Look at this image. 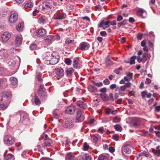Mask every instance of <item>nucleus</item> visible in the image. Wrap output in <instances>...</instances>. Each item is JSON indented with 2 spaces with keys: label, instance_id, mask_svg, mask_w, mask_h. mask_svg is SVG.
Returning <instances> with one entry per match:
<instances>
[{
  "label": "nucleus",
  "instance_id": "obj_57",
  "mask_svg": "<svg viewBox=\"0 0 160 160\" xmlns=\"http://www.w3.org/2000/svg\"><path fill=\"white\" fill-rule=\"evenodd\" d=\"M147 92L146 91H144L142 92L141 93V95L143 98L145 97V96L147 95Z\"/></svg>",
  "mask_w": 160,
  "mask_h": 160
},
{
  "label": "nucleus",
  "instance_id": "obj_31",
  "mask_svg": "<svg viewBox=\"0 0 160 160\" xmlns=\"http://www.w3.org/2000/svg\"><path fill=\"white\" fill-rule=\"evenodd\" d=\"M0 56H1L2 58H6L8 56L7 51L5 50H1L0 51Z\"/></svg>",
  "mask_w": 160,
  "mask_h": 160
},
{
  "label": "nucleus",
  "instance_id": "obj_60",
  "mask_svg": "<svg viewBox=\"0 0 160 160\" xmlns=\"http://www.w3.org/2000/svg\"><path fill=\"white\" fill-rule=\"evenodd\" d=\"M94 84L95 85L98 86V87H101L102 85V82H100L98 83H97V82H94Z\"/></svg>",
  "mask_w": 160,
  "mask_h": 160
},
{
  "label": "nucleus",
  "instance_id": "obj_54",
  "mask_svg": "<svg viewBox=\"0 0 160 160\" xmlns=\"http://www.w3.org/2000/svg\"><path fill=\"white\" fill-rule=\"evenodd\" d=\"M110 82V81L108 79H106L103 81L104 84L106 85H108Z\"/></svg>",
  "mask_w": 160,
  "mask_h": 160
},
{
  "label": "nucleus",
  "instance_id": "obj_7",
  "mask_svg": "<svg viewBox=\"0 0 160 160\" xmlns=\"http://www.w3.org/2000/svg\"><path fill=\"white\" fill-rule=\"evenodd\" d=\"M148 57V54L146 53H144L143 54L142 57L140 56H137V61L139 63L142 62L143 63H144L147 60Z\"/></svg>",
  "mask_w": 160,
  "mask_h": 160
},
{
  "label": "nucleus",
  "instance_id": "obj_9",
  "mask_svg": "<svg viewBox=\"0 0 160 160\" xmlns=\"http://www.w3.org/2000/svg\"><path fill=\"white\" fill-rule=\"evenodd\" d=\"M22 37L21 35L16 36L15 42L17 46L18 47L21 44L22 42Z\"/></svg>",
  "mask_w": 160,
  "mask_h": 160
},
{
  "label": "nucleus",
  "instance_id": "obj_59",
  "mask_svg": "<svg viewBox=\"0 0 160 160\" xmlns=\"http://www.w3.org/2000/svg\"><path fill=\"white\" fill-rule=\"evenodd\" d=\"M100 35L102 36L105 37L107 35V33L106 31H101L100 32Z\"/></svg>",
  "mask_w": 160,
  "mask_h": 160
},
{
  "label": "nucleus",
  "instance_id": "obj_25",
  "mask_svg": "<svg viewBox=\"0 0 160 160\" xmlns=\"http://www.w3.org/2000/svg\"><path fill=\"white\" fill-rule=\"evenodd\" d=\"M66 160H75L74 156L71 153H68L65 157Z\"/></svg>",
  "mask_w": 160,
  "mask_h": 160
},
{
  "label": "nucleus",
  "instance_id": "obj_10",
  "mask_svg": "<svg viewBox=\"0 0 160 160\" xmlns=\"http://www.w3.org/2000/svg\"><path fill=\"white\" fill-rule=\"evenodd\" d=\"M79 46L81 50L82 51H84L88 50L89 47L90 45L87 42H83L80 44Z\"/></svg>",
  "mask_w": 160,
  "mask_h": 160
},
{
  "label": "nucleus",
  "instance_id": "obj_18",
  "mask_svg": "<svg viewBox=\"0 0 160 160\" xmlns=\"http://www.w3.org/2000/svg\"><path fill=\"white\" fill-rule=\"evenodd\" d=\"M21 119L20 121L22 122L25 120L28 119V115L24 112H22L20 114Z\"/></svg>",
  "mask_w": 160,
  "mask_h": 160
},
{
  "label": "nucleus",
  "instance_id": "obj_50",
  "mask_svg": "<svg viewBox=\"0 0 160 160\" xmlns=\"http://www.w3.org/2000/svg\"><path fill=\"white\" fill-rule=\"evenodd\" d=\"M119 137L118 135L116 134H114L112 136L113 139L116 141H118Z\"/></svg>",
  "mask_w": 160,
  "mask_h": 160
},
{
  "label": "nucleus",
  "instance_id": "obj_42",
  "mask_svg": "<svg viewBox=\"0 0 160 160\" xmlns=\"http://www.w3.org/2000/svg\"><path fill=\"white\" fill-rule=\"evenodd\" d=\"M88 90L90 92H93L95 90V88L94 86L89 85L88 86Z\"/></svg>",
  "mask_w": 160,
  "mask_h": 160
},
{
  "label": "nucleus",
  "instance_id": "obj_33",
  "mask_svg": "<svg viewBox=\"0 0 160 160\" xmlns=\"http://www.w3.org/2000/svg\"><path fill=\"white\" fill-rule=\"evenodd\" d=\"M33 6V3L30 1H28L25 4L24 7L25 8H29Z\"/></svg>",
  "mask_w": 160,
  "mask_h": 160
},
{
  "label": "nucleus",
  "instance_id": "obj_26",
  "mask_svg": "<svg viewBox=\"0 0 160 160\" xmlns=\"http://www.w3.org/2000/svg\"><path fill=\"white\" fill-rule=\"evenodd\" d=\"M32 102H34L36 105H39L41 104V101L39 98L36 95L35 96L34 99L32 100Z\"/></svg>",
  "mask_w": 160,
  "mask_h": 160
},
{
  "label": "nucleus",
  "instance_id": "obj_2",
  "mask_svg": "<svg viewBox=\"0 0 160 160\" xmlns=\"http://www.w3.org/2000/svg\"><path fill=\"white\" fill-rule=\"evenodd\" d=\"M2 96L0 98L1 101L6 102L7 103L9 102L12 96L11 93L10 91H4L2 93Z\"/></svg>",
  "mask_w": 160,
  "mask_h": 160
},
{
  "label": "nucleus",
  "instance_id": "obj_40",
  "mask_svg": "<svg viewBox=\"0 0 160 160\" xmlns=\"http://www.w3.org/2000/svg\"><path fill=\"white\" fill-rule=\"evenodd\" d=\"M140 123L139 121L137 119H136L132 122L133 126L135 127L138 126L140 125Z\"/></svg>",
  "mask_w": 160,
  "mask_h": 160
},
{
  "label": "nucleus",
  "instance_id": "obj_29",
  "mask_svg": "<svg viewBox=\"0 0 160 160\" xmlns=\"http://www.w3.org/2000/svg\"><path fill=\"white\" fill-rule=\"evenodd\" d=\"M79 59L78 58H75L74 59L73 66L75 68H78V65Z\"/></svg>",
  "mask_w": 160,
  "mask_h": 160
},
{
  "label": "nucleus",
  "instance_id": "obj_13",
  "mask_svg": "<svg viewBox=\"0 0 160 160\" xmlns=\"http://www.w3.org/2000/svg\"><path fill=\"white\" fill-rule=\"evenodd\" d=\"M84 116L82 111L79 110L77 112L76 119L79 121L81 122L84 119Z\"/></svg>",
  "mask_w": 160,
  "mask_h": 160
},
{
  "label": "nucleus",
  "instance_id": "obj_5",
  "mask_svg": "<svg viewBox=\"0 0 160 160\" xmlns=\"http://www.w3.org/2000/svg\"><path fill=\"white\" fill-rule=\"evenodd\" d=\"M54 71L58 79H59V78H62L63 77L64 72L62 68H55Z\"/></svg>",
  "mask_w": 160,
  "mask_h": 160
},
{
  "label": "nucleus",
  "instance_id": "obj_1",
  "mask_svg": "<svg viewBox=\"0 0 160 160\" xmlns=\"http://www.w3.org/2000/svg\"><path fill=\"white\" fill-rule=\"evenodd\" d=\"M43 59L46 61L45 63L47 64L54 65L57 63L59 61V58L58 56L54 57L49 52H46L43 55Z\"/></svg>",
  "mask_w": 160,
  "mask_h": 160
},
{
  "label": "nucleus",
  "instance_id": "obj_17",
  "mask_svg": "<svg viewBox=\"0 0 160 160\" xmlns=\"http://www.w3.org/2000/svg\"><path fill=\"white\" fill-rule=\"evenodd\" d=\"M77 106L83 109H85L87 108V105L86 103L82 101H79L77 102Z\"/></svg>",
  "mask_w": 160,
  "mask_h": 160
},
{
  "label": "nucleus",
  "instance_id": "obj_23",
  "mask_svg": "<svg viewBox=\"0 0 160 160\" xmlns=\"http://www.w3.org/2000/svg\"><path fill=\"white\" fill-rule=\"evenodd\" d=\"M11 84L14 86H16L18 83V79L16 78L11 77L10 78Z\"/></svg>",
  "mask_w": 160,
  "mask_h": 160
},
{
  "label": "nucleus",
  "instance_id": "obj_61",
  "mask_svg": "<svg viewBox=\"0 0 160 160\" xmlns=\"http://www.w3.org/2000/svg\"><path fill=\"white\" fill-rule=\"evenodd\" d=\"M123 19L122 17L120 15H118L117 17V21L119 22L121 21Z\"/></svg>",
  "mask_w": 160,
  "mask_h": 160
},
{
  "label": "nucleus",
  "instance_id": "obj_3",
  "mask_svg": "<svg viewBox=\"0 0 160 160\" xmlns=\"http://www.w3.org/2000/svg\"><path fill=\"white\" fill-rule=\"evenodd\" d=\"M3 141L6 144L9 145L14 142L15 140L11 136L7 135L4 137Z\"/></svg>",
  "mask_w": 160,
  "mask_h": 160
},
{
  "label": "nucleus",
  "instance_id": "obj_32",
  "mask_svg": "<svg viewBox=\"0 0 160 160\" xmlns=\"http://www.w3.org/2000/svg\"><path fill=\"white\" fill-rule=\"evenodd\" d=\"M108 156L107 155L101 154L98 158V160H108Z\"/></svg>",
  "mask_w": 160,
  "mask_h": 160
},
{
  "label": "nucleus",
  "instance_id": "obj_52",
  "mask_svg": "<svg viewBox=\"0 0 160 160\" xmlns=\"http://www.w3.org/2000/svg\"><path fill=\"white\" fill-rule=\"evenodd\" d=\"M122 70V69L121 68H119L117 69H115L114 71V72L115 73L117 74H119V72L120 71H121Z\"/></svg>",
  "mask_w": 160,
  "mask_h": 160
},
{
  "label": "nucleus",
  "instance_id": "obj_39",
  "mask_svg": "<svg viewBox=\"0 0 160 160\" xmlns=\"http://www.w3.org/2000/svg\"><path fill=\"white\" fill-rule=\"evenodd\" d=\"M16 64V61L15 60H11L9 62V65L12 67H14Z\"/></svg>",
  "mask_w": 160,
  "mask_h": 160
},
{
  "label": "nucleus",
  "instance_id": "obj_8",
  "mask_svg": "<svg viewBox=\"0 0 160 160\" xmlns=\"http://www.w3.org/2000/svg\"><path fill=\"white\" fill-rule=\"evenodd\" d=\"M75 108L74 106L71 105L67 107L65 110V112L68 114H72L75 112Z\"/></svg>",
  "mask_w": 160,
  "mask_h": 160
},
{
  "label": "nucleus",
  "instance_id": "obj_12",
  "mask_svg": "<svg viewBox=\"0 0 160 160\" xmlns=\"http://www.w3.org/2000/svg\"><path fill=\"white\" fill-rule=\"evenodd\" d=\"M137 14L139 16L143 18L146 17V12L142 8H139L138 9Z\"/></svg>",
  "mask_w": 160,
  "mask_h": 160
},
{
  "label": "nucleus",
  "instance_id": "obj_56",
  "mask_svg": "<svg viewBox=\"0 0 160 160\" xmlns=\"http://www.w3.org/2000/svg\"><path fill=\"white\" fill-rule=\"evenodd\" d=\"M92 139L94 142H97L98 140V138L95 135H92Z\"/></svg>",
  "mask_w": 160,
  "mask_h": 160
},
{
  "label": "nucleus",
  "instance_id": "obj_24",
  "mask_svg": "<svg viewBox=\"0 0 160 160\" xmlns=\"http://www.w3.org/2000/svg\"><path fill=\"white\" fill-rule=\"evenodd\" d=\"M110 21H108L105 22L104 20L102 21L99 24L100 27H102L103 25H105L106 28H108L110 26Z\"/></svg>",
  "mask_w": 160,
  "mask_h": 160
},
{
  "label": "nucleus",
  "instance_id": "obj_48",
  "mask_svg": "<svg viewBox=\"0 0 160 160\" xmlns=\"http://www.w3.org/2000/svg\"><path fill=\"white\" fill-rule=\"evenodd\" d=\"M89 148V146L87 143L85 142L83 144V150L84 151H87Z\"/></svg>",
  "mask_w": 160,
  "mask_h": 160
},
{
  "label": "nucleus",
  "instance_id": "obj_20",
  "mask_svg": "<svg viewBox=\"0 0 160 160\" xmlns=\"http://www.w3.org/2000/svg\"><path fill=\"white\" fill-rule=\"evenodd\" d=\"M152 152L154 155L159 156L160 155V146L157 147L155 149H153L152 150Z\"/></svg>",
  "mask_w": 160,
  "mask_h": 160
},
{
  "label": "nucleus",
  "instance_id": "obj_34",
  "mask_svg": "<svg viewBox=\"0 0 160 160\" xmlns=\"http://www.w3.org/2000/svg\"><path fill=\"white\" fill-rule=\"evenodd\" d=\"M72 125V122L70 120H68L65 122L64 126L66 128H70Z\"/></svg>",
  "mask_w": 160,
  "mask_h": 160
},
{
  "label": "nucleus",
  "instance_id": "obj_64",
  "mask_svg": "<svg viewBox=\"0 0 160 160\" xmlns=\"http://www.w3.org/2000/svg\"><path fill=\"white\" fill-rule=\"evenodd\" d=\"M109 96L110 97V100L113 102L114 101V99L113 98L112 93H110L109 94Z\"/></svg>",
  "mask_w": 160,
  "mask_h": 160
},
{
  "label": "nucleus",
  "instance_id": "obj_44",
  "mask_svg": "<svg viewBox=\"0 0 160 160\" xmlns=\"http://www.w3.org/2000/svg\"><path fill=\"white\" fill-rule=\"evenodd\" d=\"M138 156L139 157L141 156H143L146 157H147L149 156V155L147 152H145L139 154H138Z\"/></svg>",
  "mask_w": 160,
  "mask_h": 160
},
{
  "label": "nucleus",
  "instance_id": "obj_55",
  "mask_svg": "<svg viewBox=\"0 0 160 160\" xmlns=\"http://www.w3.org/2000/svg\"><path fill=\"white\" fill-rule=\"evenodd\" d=\"M127 76L129 77L131 79H132L133 74L130 72H128L126 73Z\"/></svg>",
  "mask_w": 160,
  "mask_h": 160
},
{
  "label": "nucleus",
  "instance_id": "obj_46",
  "mask_svg": "<svg viewBox=\"0 0 160 160\" xmlns=\"http://www.w3.org/2000/svg\"><path fill=\"white\" fill-rule=\"evenodd\" d=\"M120 120L121 119L120 118L118 117H116L114 118L113 120V122H115L116 123H118L120 121Z\"/></svg>",
  "mask_w": 160,
  "mask_h": 160
},
{
  "label": "nucleus",
  "instance_id": "obj_37",
  "mask_svg": "<svg viewBox=\"0 0 160 160\" xmlns=\"http://www.w3.org/2000/svg\"><path fill=\"white\" fill-rule=\"evenodd\" d=\"M113 63V62L110 60L109 58H107L106 60V65L107 66H110Z\"/></svg>",
  "mask_w": 160,
  "mask_h": 160
},
{
  "label": "nucleus",
  "instance_id": "obj_28",
  "mask_svg": "<svg viewBox=\"0 0 160 160\" xmlns=\"http://www.w3.org/2000/svg\"><path fill=\"white\" fill-rule=\"evenodd\" d=\"M137 57L136 56H132L131 58V60L130 62H126L125 61V62L127 63H129L130 64H133L135 63V60L137 59Z\"/></svg>",
  "mask_w": 160,
  "mask_h": 160
},
{
  "label": "nucleus",
  "instance_id": "obj_19",
  "mask_svg": "<svg viewBox=\"0 0 160 160\" xmlns=\"http://www.w3.org/2000/svg\"><path fill=\"white\" fill-rule=\"evenodd\" d=\"M47 18L45 16L40 17L38 20V22L42 24H44L46 23Z\"/></svg>",
  "mask_w": 160,
  "mask_h": 160
},
{
  "label": "nucleus",
  "instance_id": "obj_30",
  "mask_svg": "<svg viewBox=\"0 0 160 160\" xmlns=\"http://www.w3.org/2000/svg\"><path fill=\"white\" fill-rule=\"evenodd\" d=\"M4 160H9V159L13 160L14 157L12 154L9 153L4 156Z\"/></svg>",
  "mask_w": 160,
  "mask_h": 160
},
{
  "label": "nucleus",
  "instance_id": "obj_14",
  "mask_svg": "<svg viewBox=\"0 0 160 160\" xmlns=\"http://www.w3.org/2000/svg\"><path fill=\"white\" fill-rule=\"evenodd\" d=\"M46 34V31L45 29L42 28L38 30L37 32V36L38 37H42L45 36Z\"/></svg>",
  "mask_w": 160,
  "mask_h": 160
},
{
  "label": "nucleus",
  "instance_id": "obj_38",
  "mask_svg": "<svg viewBox=\"0 0 160 160\" xmlns=\"http://www.w3.org/2000/svg\"><path fill=\"white\" fill-rule=\"evenodd\" d=\"M2 102L0 100V109L3 110L4 109L7 108V106L4 104V103L6 102Z\"/></svg>",
  "mask_w": 160,
  "mask_h": 160
},
{
  "label": "nucleus",
  "instance_id": "obj_6",
  "mask_svg": "<svg viewBox=\"0 0 160 160\" xmlns=\"http://www.w3.org/2000/svg\"><path fill=\"white\" fill-rule=\"evenodd\" d=\"M11 36V33L8 32H4L1 36L2 41L3 42H6L10 39Z\"/></svg>",
  "mask_w": 160,
  "mask_h": 160
},
{
  "label": "nucleus",
  "instance_id": "obj_47",
  "mask_svg": "<svg viewBox=\"0 0 160 160\" xmlns=\"http://www.w3.org/2000/svg\"><path fill=\"white\" fill-rule=\"evenodd\" d=\"M37 45L36 44H32L30 46V49L31 50H33L37 48Z\"/></svg>",
  "mask_w": 160,
  "mask_h": 160
},
{
  "label": "nucleus",
  "instance_id": "obj_15",
  "mask_svg": "<svg viewBox=\"0 0 160 160\" xmlns=\"http://www.w3.org/2000/svg\"><path fill=\"white\" fill-rule=\"evenodd\" d=\"M44 40L48 44H51L54 41L53 36L48 35L45 37Z\"/></svg>",
  "mask_w": 160,
  "mask_h": 160
},
{
  "label": "nucleus",
  "instance_id": "obj_53",
  "mask_svg": "<svg viewBox=\"0 0 160 160\" xmlns=\"http://www.w3.org/2000/svg\"><path fill=\"white\" fill-rule=\"evenodd\" d=\"M16 146L17 147V149L20 150L22 148V146H21V143L20 142L17 143L16 144Z\"/></svg>",
  "mask_w": 160,
  "mask_h": 160
},
{
  "label": "nucleus",
  "instance_id": "obj_45",
  "mask_svg": "<svg viewBox=\"0 0 160 160\" xmlns=\"http://www.w3.org/2000/svg\"><path fill=\"white\" fill-rule=\"evenodd\" d=\"M71 62V60L69 58H67L65 59V62L68 65H70Z\"/></svg>",
  "mask_w": 160,
  "mask_h": 160
},
{
  "label": "nucleus",
  "instance_id": "obj_51",
  "mask_svg": "<svg viewBox=\"0 0 160 160\" xmlns=\"http://www.w3.org/2000/svg\"><path fill=\"white\" fill-rule=\"evenodd\" d=\"M73 40H70L69 38H67L65 41V42L66 44L71 43L73 42Z\"/></svg>",
  "mask_w": 160,
  "mask_h": 160
},
{
  "label": "nucleus",
  "instance_id": "obj_62",
  "mask_svg": "<svg viewBox=\"0 0 160 160\" xmlns=\"http://www.w3.org/2000/svg\"><path fill=\"white\" fill-rule=\"evenodd\" d=\"M109 151L111 152H113L115 151V149L112 147H110L109 148Z\"/></svg>",
  "mask_w": 160,
  "mask_h": 160
},
{
  "label": "nucleus",
  "instance_id": "obj_16",
  "mask_svg": "<svg viewBox=\"0 0 160 160\" xmlns=\"http://www.w3.org/2000/svg\"><path fill=\"white\" fill-rule=\"evenodd\" d=\"M42 8L43 9H49L52 7V4L49 2H45L42 4Z\"/></svg>",
  "mask_w": 160,
  "mask_h": 160
},
{
  "label": "nucleus",
  "instance_id": "obj_58",
  "mask_svg": "<svg viewBox=\"0 0 160 160\" xmlns=\"http://www.w3.org/2000/svg\"><path fill=\"white\" fill-rule=\"evenodd\" d=\"M51 146V144L49 142H46L45 143L44 145L43 146L44 148H47Z\"/></svg>",
  "mask_w": 160,
  "mask_h": 160
},
{
  "label": "nucleus",
  "instance_id": "obj_35",
  "mask_svg": "<svg viewBox=\"0 0 160 160\" xmlns=\"http://www.w3.org/2000/svg\"><path fill=\"white\" fill-rule=\"evenodd\" d=\"M74 69L72 68H69L67 69L66 71V73L68 76H70L74 72Z\"/></svg>",
  "mask_w": 160,
  "mask_h": 160
},
{
  "label": "nucleus",
  "instance_id": "obj_41",
  "mask_svg": "<svg viewBox=\"0 0 160 160\" xmlns=\"http://www.w3.org/2000/svg\"><path fill=\"white\" fill-rule=\"evenodd\" d=\"M114 128L116 130L121 131L122 130V127L119 125H116L114 126Z\"/></svg>",
  "mask_w": 160,
  "mask_h": 160
},
{
  "label": "nucleus",
  "instance_id": "obj_49",
  "mask_svg": "<svg viewBox=\"0 0 160 160\" xmlns=\"http://www.w3.org/2000/svg\"><path fill=\"white\" fill-rule=\"evenodd\" d=\"M105 112L106 114L108 115L111 113V110L110 108H108L105 109Z\"/></svg>",
  "mask_w": 160,
  "mask_h": 160
},
{
  "label": "nucleus",
  "instance_id": "obj_36",
  "mask_svg": "<svg viewBox=\"0 0 160 160\" xmlns=\"http://www.w3.org/2000/svg\"><path fill=\"white\" fill-rule=\"evenodd\" d=\"M101 98L102 99L105 101L107 102L108 101L109 98L107 95L105 94H101Z\"/></svg>",
  "mask_w": 160,
  "mask_h": 160
},
{
  "label": "nucleus",
  "instance_id": "obj_27",
  "mask_svg": "<svg viewBox=\"0 0 160 160\" xmlns=\"http://www.w3.org/2000/svg\"><path fill=\"white\" fill-rule=\"evenodd\" d=\"M66 17V14L65 13H61L56 17V19H64Z\"/></svg>",
  "mask_w": 160,
  "mask_h": 160
},
{
  "label": "nucleus",
  "instance_id": "obj_43",
  "mask_svg": "<svg viewBox=\"0 0 160 160\" xmlns=\"http://www.w3.org/2000/svg\"><path fill=\"white\" fill-rule=\"evenodd\" d=\"M42 74L41 73H38L37 75L36 78L39 81H42V79L41 78Z\"/></svg>",
  "mask_w": 160,
  "mask_h": 160
},
{
  "label": "nucleus",
  "instance_id": "obj_63",
  "mask_svg": "<svg viewBox=\"0 0 160 160\" xmlns=\"http://www.w3.org/2000/svg\"><path fill=\"white\" fill-rule=\"evenodd\" d=\"M151 82V80L149 78H147L146 79L145 83L146 84L150 83Z\"/></svg>",
  "mask_w": 160,
  "mask_h": 160
},
{
  "label": "nucleus",
  "instance_id": "obj_4",
  "mask_svg": "<svg viewBox=\"0 0 160 160\" xmlns=\"http://www.w3.org/2000/svg\"><path fill=\"white\" fill-rule=\"evenodd\" d=\"M18 15L17 12L12 11L11 12L9 18V21L11 23H14L18 20Z\"/></svg>",
  "mask_w": 160,
  "mask_h": 160
},
{
  "label": "nucleus",
  "instance_id": "obj_11",
  "mask_svg": "<svg viewBox=\"0 0 160 160\" xmlns=\"http://www.w3.org/2000/svg\"><path fill=\"white\" fill-rule=\"evenodd\" d=\"M38 93L39 95L41 96H44L46 95L45 89L43 85H41L39 87Z\"/></svg>",
  "mask_w": 160,
  "mask_h": 160
},
{
  "label": "nucleus",
  "instance_id": "obj_22",
  "mask_svg": "<svg viewBox=\"0 0 160 160\" xmlns=\"http://www.w3.org/2000/svg\"><path fill=\"white\" fill-rule=\"evenodd\" d=\"M24 27V23L23 22H20L18 23V25L16 26V29L19 31H22Z\"/></svg>",
  "mask_w": 160,
  "mask_h": 160
},
{
  "label": "nucleus",
  "instance_id": "obj_21",
  "mask_svg": "<svg viewBox=\"0 0 160 160\" xmlns=\"http://www.w3.org/2000/svg\"><path fill=\"white\" fill-rule=\"evenodd\" d=\"M122 153L125 152L127 154H129L131 152V150L129 146H125L122 148Z\"/></svg>",
  "mask_w": 160,
  "mask_h": 160
}]
</instances>
